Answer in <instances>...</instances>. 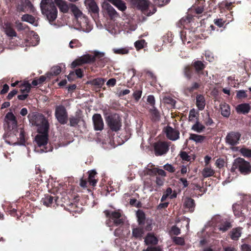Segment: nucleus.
<instances>
[{"label":"nucleus","instance_id":"obj_25","mask_svg":"<svg viewBox=\"0 0 251 251\" xmlns=\"http://www.w3.org/2000/svg\"><path fill=\"white\" fill-rule=\"evenodd\" d=\"M112 4L121 11H124L126 9V3L122 0H116L112 3Z\"/></svg>","mask_w":251,"mask_h":251},{"label":"nucleus","instance_id":"obj_17","mask_svg":"<svg viewBox=\"0 0 251 251\" xmlns=\"http://www.w3.org/2000/svg\"><path fill=\"white\" fill-rule=\"evenodd\" d=\"M70 7L71 11L76 19L78 20V18H80L81 19L82 17V19L86 21L85 18L83 16L82 17V12L75 4H70Z\"/></svg>","mask_w":251,"mask_h":251},{"label":"nucleus","instance_id":"obj_28","mask_svg":"<svg viewBox=\"0 0 251 251\" xmlns=\"http://www.w3.org/2000/svg\"><path fill=\"white\" fill-rule=\"evenodd\" d=\"M205 126L197 121L196 123L192 126L191 129L198 133H201L205 129Z\"/></svg>","mask_w":251,"mask_h":251},{"label":"nucleus","instance_id":"obj_62","mask_svg":"<svg viewBox=\"0 0 251 251\" xmlns=\"http://www.w3.org/2000/svg\"><path fill=\"white\" fill-rule=\"evenodd\" d=\"M147 101L151 105H154L155 103L154 98L152 95H150L148 97Z\"/></svg>","mask_w":251,"mask_h":251},{"label":"nucleus","instance_id":"obj_6","mask_svg":"<svg viewBox=\"0 0 251 251\" xmlns=\"http://www.w3.org/2000/svg\"><path fill=\"white\" fill-rule=\"evenodd\" d=\"M55 116L61 124H65L68 121V113L65 107L62 105L56 106Z\"/></svg>","mask_w":251,"mask_h":251},{"label":"nucleus","instance_id":"obj_38","mask_svg":"<svg viewBox=\"0 0 251 251\" xmlns=\"http://www.w3.org/2000/svg\"><path fill=\"white\" fill-rule=\"evenodd\" d=\"M24 4L30 12H33L35 11L34 7L29 0H24Z\"/></svg>","mask_w":251,"mask_h":251},{"label":"nucleus","instance_id":"obj_40","mask_svg":"<svg viewBox=\"0 0 251 251\" xmlns=\"http://www.w3.org/2000/svg\"><path fill=\"white\" fill-rule=\"evenodd\" d=\"M46 77L44 75L41 76L39 78L34 79L32 82V84L33 86H37L39 84H42L46 80Z\"/></svg>","mask_w":251,"mask_h":251},{"label":"nucleus","instance_id":"obj_27","mask_svg":"<svg viewBox=\"0 0 251 251\" xmlns=\"http://www.w3.org/2000/svg\"><path fill=\"white\" fill-rule=\"evenodd\" d=\"M241 230L242 228L240 227L233 229L231 234V239L234 240H238L241 235Z\"/></svg>","mask_w":251,"mask_h":251},{"label":"nucleus","instance_id":"obj_5","mask_svg":"<svg viewBox=\"0 0 251 251\" xmlns=\"http://www.w3.org/2000/svg\"><path fill=\"white\" fill-rule=\"evenodd\" d=\"M106 123L112 131H117L121 127V119L117 114L108 116L106 119Z\"/></svg>","mask_w":251,"mask_h":251},{"label":"nucleus","instance_id":"obj_53","mask_svg":"<svg viewBox=\"0 0 251 251\" xmlns=\"http://www.w3.org/2000/svg\"><path fill=\"white\" fill-rule=\"evenodd\" d=\"M184 75L188 79H190L191 77L192 71L189 67H186L184 71Z\"/></svg>","mask_w":251,"mask_h":251},{"label":"nucleus","instance_id":"obj_9","mask_svg":"<svg viewBox=\"0 0 251 251\" xmlns=\"http://www.w3.org/2000/svg\"><path fill=\"white\" fill-rule=\"evenodd\" d=\"M154 151L156 155L166 154L169 150V145L165 142H159L155 144Z\"/></svg>","mask_w":251,"mask_h":251},{"label":"nucleus","instance_id":"obj_8","mask_svg":"<svg viewBox=\"0 0 251 251\" xmlns=\"http://www.w3.org/2000/svg\"><path fill=\"white\" fill-rule=\"evenodd\" d=\"M104 213L107 217H109L113 220L115 225L118 226L123 223V217L119 211L110 212L109 211L106 210L104 211Z\"/></svg>","mask_w":251,"mask_h":251},{"label":"nucleus","instance_id":"obj_37","mask_svg":"<svg viewBox=\"0 0 251 251\" xmlns=\"http://www.w3.org/2000/svg\"><path fill=\"white\" fill-rule=\"evenodd\" d=\"M6 34L10 37H16L17 34L15 30L10 26L7 25L5 27Z\"/></svg>","mask_w":251,"mask_h":251},{"label":"nucleus","instance_id":"obj_7","mask_svg":"<svg viewBox=\"0 0 251 251\" xmlns=\"http://www.w3.org/2000/svg\"><path fill=\"white\" fill-rule=\"evenodd\" d=\"M95 55L92 56L89 54H85L81 56L78 59L81 64L84 63H89L93 62L95 58H102L104 56V53L103 52H100L95 51L94 52Z\"/></svg>","mask_w":251,"mask_h":251},{"label":"nucleus","instance_id":"obj_58","mask_svg":"<svg viewBox=\"0 0 251 251\" xmlns=\"http://www.w3.org/2000/svg\"><path fill=\"white\" fill-rule=\"evenodd\" d=\"M171 232L174 235H177L180 233V230L178 227L173 226L171 228Z\"/></svg>","mask_w":251,"mask_h":251},{"label":"nucleus","instance_id":"obj_4","mask_svg":"<svg viewBox=\"0 0 251 251\" xmlns=\"http://www.w3.org/2000/svg\"><path fill=\"white\" fill-rule=\"evenodd\" d=\"M233 167L238 169L243 174H248L251 172V166L249 162L241 158H238L234 160Z\"/></svg>","mask_w":251,"mask_h":251},{"label":"nucleus","instance_id":"obj_49","mask_svg":"<svg viewBox=\"0 0 251 251\" xmlns=\"http://www.w3.org/2000/svg\"><path fill=\"white\" fill-rule=\"evenodd\" d=\"M174 242L177 245H183L184 244V240L180 237H175L173 238Z\"/></svg>","mask_w":251,"mask_h":251},{"label":"nucleus","instance_id":"obj_60","mask_svg":"<svg viewBox=\"0 0 251 251\" xmlns=\"http://www.w3.org/2000/svg\"><path fill=\"white\" fill-rule=\"evenodd\" d=\"M116 80L115 78H110L106 82V85L109 86H114L116 84Z\"/></svg>","mask_w":251,"mask_h":251},{"label":"nucleus","instance_id":"obj_45","mask_svg":"<svg viewBox=\"0 0 251 251\" xmlns=\"http://www.w3.org/2000/svg\"><path fill=\"white\" fill-rule=\"evenodd\" d=\"M145 43L144 40H141L137 41L135 42L134 45L137 50H140L144 47V45Z\"/></svg>","mask_w":251,"mask_h":251},{"label":"nucleus","instance_id":"obj_52","mask_svg":"<svg viewBox=\"0 0 251 251\" xmlns=\"http://www.w3.org/2000/svg\"><path fill=\"white\" fill-rule=\"evenodd\" d=\"M214 23L218 26L221 27L224 25L225 22L222 19H217L214 20Z\"/></svg>","mask_w":251,"mask_h":251},{"label":"nucleus","instance_id":"obj_42","mask_svg":"<svg viewBox=\"0 0 251 251\" xmlns=\"http://www.w3.org/2000/svg\"><path fill=\"white\" fill-rule=\"evenodd\" d=\"M230 223L228 222H226L224 224L221 226H220L219 227L220 230L222 231L223 232H225L229 228L231 227Z\"/></svg>","mask_w":251,"mask_h":251},{"label":"nucleus","instance_id":"obj_63","mask_svg":"<svg viewBox=\"0 0 251 251\" xmlns=\"http://www.w3.org/2000/svg\"><path fill=\"white\" fill-rule=\"evenodd\" d=\"M199 86H200V85L198 83L194 82V83H193L192 86L191 87H190L189 88H188L189 91H193L197 89L199 87Z\"/></svg>","mask_w":251,"mask_h":251},{"label":"nucleus","instance_id":"obj_64","mask_svg":"<svg viewBox=\"0 0 251 251\" xmlns=\"http://www.w3.org/2000/svg\"><path fill=\"white\" fill-rule=\"evenodd\" d=\"M16 26L18 30H21L25 29V26L23 25V24L19 21L16 22Z\"/></svg>","mask_w":251,"mask_h":251},{"label":"nucleus","instance_id":"obj_31","mask_svg":"<svg viewBox=\"0 0 251 251\" xmlns=\"http://www.w3.org/2000/svg\"><path fill=\"white\" fill-rule=\"evenodd\" d=\"M53 198L49 195H46L45 196V197L42 199L41 201L43 203L44 205L46 206H50L53 202Z\"/></svg>","mask_w":251,"mask_h":251},{"label":"nucleus","instance_id":"obj_46","mask_svg":"<svg viewBox=\"0 0 251 251\" xmlns=\"http://www.w3.org/2000/svg\"><path fill=\"white\" fill-rule=\"evenodd\" d=\"M80 46V44L79 41L76 39H74L70 41L69 43V47L71 49L75 48H78Z\"/></svg>","mask_w":251,"mask_h":251},{"label":"nucleus","instance_id":"obj_12","mask_svg":"<svg viewBox=\"0 0 251 251\" xmlns=\"http://www.w3.org/2000/svg\"><path fill=\"white\" fill-rule=\"evenodd\" d=\"M93 121L96 130H101L103 128L104 124L100 114H94L93 116Z\"/></svg>","mask_w":251,"mask_h":251},{"label":"nucleus","instance_id":"obj_16","mask_svg":"<svg viewBox=\"0 0 251 251\" xmlns=\"http://www.w3.org/2000/svg\"><path fill=\"white\" fill-rule=\"evenodd\" d=\"M183 205L185 208L187 209L189 211H194L195 203L193 199L190 198H186L184 200Z\"/></svg>","mask_w":251,"mask_h":251},{"label":"nucleus","instance_id":"obj_30","mask_svg":"<svg viewBox=\"0 0 251 251\" xmlns=\"http://www.w3.org/2000/svg\"><path fill=\"white\" fill-rule=\"evenodd\" d=\"M96 174L95 170H91L89 172L88 181L90 184L93 186H95L97 182V180L95 178Z\"/></svg>","mask_w":251,"mask_h":251},{"label":"nucleus","instance_id":"obj_14","mask_svg":"<svg viewBox=\"0 0 251 251\" xmlns=\"http://www.w3.org/2000/svg\"><path fill=\"white\" fill-rule=\"evenodd\" d=\"M5 121L7 124L9 128H14L17 126V122L16 118L12 112H8L6 115Z\"/></svg>","mask_w":251,"mask_h":251},{"label":"nucleus","instance_id":"obj_34","mask_svg":"<svg viewBox=\"0 0 251 251\" xmlns=\"http://www.w3.org/2000/svg\"><path fill=\"white\" fill-rule=\"evenodd\" d=\"M132 234L136 238H141L144 234V230L142 228H135L132 230Z\"/></svg>","mask_w":251,"mask_h":251},{"label":"nucleus","instance_id":"obj_11","mask_svg":"<svg viewBox=\"0 0 251 251\" xmlns=\"http://www.w3.org/2000/svg\"><path fill=\"white\" fill-rule=\"evenodd\" d=\"M164 131L167 138L171 140L176 141L179 138V131L170 126H166L164 128Z\"/></svg>","mask_w":251,"mask_h":251},{"label":"nucleus","instance_id":"obj_23","mask_svg":"<svg viewBox=\"0 0 251 251\" xmlns=\"http://www.w3.org/2000/svg\"><path fill=\"white\" fill-rule=\"evenodd\" d=\"M205 138L203 135L191 133L190 134L189 140L194 141L196 143H201L204 141Z\"/></svg>","mask_w":251,"mask_h":251},{"label":"nucleus","instance_id":"obj_26","mask_svg":"<svg viewBox=\"0 0 251 251\" xmlns=\"http://www.w3.org/2000/svg\"><path fill=\"white\" fill-rule=\"evenodd\" d=\"M215 173V171L211 168L205 167L201 172V174L204 177H208L212 176Z\"/></svg>","mask_w":251,"mask_h":251},{"label":"nucleus","instance_id":"obj_3","mask_svg":"<svg viewBox=\"0 0 251 251\" xmlns=\"http://www.w3.org/2000/svg\"><path fill=\"white\" fill-rule=\"evenodd\" d=\"M38 134L36 136L35 141L38 146V147L43 148L40 150L37 147H35L34 151L37 152H46L48 151L45 146L47 145L48 142V131H38Z\"/></svg>","mask_w":251,"mask_h":251},{"label":"nucleus","instance_id":"obj_57","mask_svg":"<svg viewBox=\"0 0 251 251\" xmlns=\"http://www.w3.org/2000/svg\"><path fill=\"white\" fill-rule=\"evenodd\" d=\"M172 192V190L171 188H168L165 193H164L167 197L169 196H170V198L173 199L174 198H175L176 197V195H171V193Z\"/></svg>","mask_w":251,"mask_h":251},{"label":"nucleus","instance_id":"obj_13","mask_svg":"<svg viewBox=\"0 0 251 251\" xmlns=\"http://www.w3.org/2000/svg\"><path fill=\"white\" fill-rule=\"evenodd\" d=\"M102 9L105 10L111 18H114L118 16L115 9L107 2H103L102 4Z\"/></svg>","mask_w":251,"mask_h":251},{"label":"nucleus","instance_id":"obj_44","mask_svg":"<svg viewBox=\"0 0 251 251\" xmlns=\"http://www.w3.org/2000/svg\"><path fill=\"white\" fill-rule=\"evenodd\" d=\"M79 121L78 117H73L70 118V125L71 126H76Z\"/></svg>","mask_w":251,"mask_h":251},{"label":"nucleus","instance_id":"obj_19","mask_svg":"<svg viewBox=\"0 0 251 251\" xmlns=\"http://www.w3.org/2000/svg\"><path fill=\"white\" fill-rule=\"evenodd\" d=\"M250 106L247 103H242L238 105L236 107V110L239 114H247L250 110Z\"/></svg>","mask_w":251,"mask_h":251},{"label":"nucleus","instance_id":"obj_21","mask_svg":"<svg viewBox=\"0 0 251 251\" xmlns=\"http://www.w3.org/2000/svg\"><path fill=\"white\" fill-rule=\"evenodd\" d=\"M145 242L147 245L156 244L158 242L157 238L153 234L150 233L147 234L145 239Z\"/></svg>","mask_w":251,"mask_h":251},{"label":"nucleus","instance_id":"obj_36","mask_svg":"<svg viewBox=\"0 0 251 251\" xmlns=\"http://www.w3.org/2000/svg\"><path fill=\"white\" fill-rule=\"evenodd\" d=\"M137 217L138 218V222L139 225H141L144 223L145 220V216L144 212L142 211H138L136 213Z\"/></svg>","mask_w":251,"mask_h":251},{"label":"nucleus","instance_id":"obj_24","mask_svg":"<svg viewBox=\"0 0 251 251\" xmlns=\"http://www.w3.org/2000/svg\"><path fill=\"white\" fill-rule=\"evenodd\" d=\"M242 208V206L239 204L235 203L233 205V210L235 216L240 217L243 216Z\"/></svg>","mask_w":251,"mask_h":251},{"label":"nucleus","instance_id":"obj_41","mask_svg":"<svg viewBox=\"0 0 251 251\" xmlns=\"http://www.w3.org/2000/svg\"><path fill=\"white\" fill-rule=\"evenodd\" d=\"M114 52L116 54H126L128 53V50L126 48L120 49H113Z\"/></svg>","mask_w":251,"mask_h":251},{"label":"nucleus","instance_id":"obj_33","mask_svg":"<svg viewBox=\"0 0 251 251\" xmlns=\"http://www.w3.org/2000/svg\"><path fill=\"white\" fill-rule=\"evenodd\" d=\"M17 132L19 133L18 138L19 140L20 144L23 145L25 142V133L24 129L22 128H19Z\"/></svg>","mask_w":251,"mask_h":251},{"label":"nucleus","instance_id":"obj_59","mask_svg":"<svg viewBox=\"0 0 251 251\" xmlns=\"http://www.w3.org/2000/svg\"><path fill=\"white\" fill-rule=\"evenodd\" d=\"M237 97L238 98H245L247 97L246 93L245 91L244 90H240L237 93Z\"/></svg>","mask_w":251,"mask_h":251},{"label":"nucleus","instance_id":"obj_18","mask_svg":"<svg viewBox=\"0 0 251 251\" xmlns=\"http://www.w3.org/2000/svg\"><path fill=\"white\" fill-rule=\"evenodd\" d=\"M132 1L138 9L142 11L146 10L149 6V1L148 0H132Z\"/></svg>","mask_w":251,"mask_h":251},{"label":"nucleus","instance_id":"obj_10","mask_svg":"<svg viewBox=\"0 0 251 251\" xmlns=\"http://www.w3.org/2000/svg\"><path fill=\"white\" fill-rule=\"evenodd\" d=\"M241 134L238 132H230L227 134L226 138V143L234 146L239 143Z\"/></svg>","mask_w":251,"mask_h":251},{"label":"nucleus","instance_id":"obj_35","mask_svg":"<svg viewBox=\"0 0 251 251\" xmlns=\"http://www.w3.org/2000/svg\"><path fill=\"white\" fill-rule=\"evenodd\" d=\"M91 84L93 85L98 86L99 88H100L102 86L104 83V80L101 78H98L96 79H94L91 81Z\"/></svg>","mask_w":251,"mask_h":251},{"label":"nucleus","instance_id":"obj_55","mask_svg":"<svg viewBox=\"0 0 251 251\" xmlns=\"http://www.w3.org/2000/svg\"><path fill=\"white\" fill-rule=\"evenodd\" d=\"M164 168L166 170H167L170 172H171V173H173L175 171L174 167L171 164H166V165H165L164 166Z\"/></svg>","mask_w":251,"mask_h":251},{"label":"nucleus","instance_id":"obj_15","mask_svg":"<svg viewBox=\"0 0 251 251\" xmlns=\"http://www.w3.org/2000/svg\"><path fill=\"white\" fill-rule=\"evenodd\" d=\"M54 2L57 5L61 12L64 13L68 12L69 7L65 1L63 0H54Z\"/></svg>","mask_w":251,"mask_h":251},{"label":"nucleus","instance_id":"obj_51","mask_svg":"<svg viewBox=\"0 0 251 251\" xmlns=\"http://www.w3.org/2000/svg\"><path fill=\"white\" fill-rule=\"evenodd\" d=\"M142 92L140 90H136L133 94V96L136 101H138L141 98Z\"/></svg>","mask_w":251,"mask_h":251},{"label":"nucleus","instance_id":"obj_22","mask_svg":"<svg viewBox=\"0 0 251 251\" xmlns=\"http://www.w3.org/2000/svg\"><path fill=\"white\" fill-rule=\"evenodd\" d=\"M196 104L200 110H202L204 108L205 103V99L203 96L198 95L196 98Z\"/></svg>","mask_w":251,"mask_h":251},{"label":"nucleus","instance_id":"obj_50","mask_svg":"<svg viewBox=\"0 0 251 251\" xmlns=\"http://www.w3.org/2000/svg\"><path fill=\"white\" fill-rule=\"evenodd\" d=\"M88 7L92 12L94 13H97L99 12V7L95 2H93Z\"/></svg>","mask_w":251,"mask_h":251},{"label":"nucleus","instance_id":"obj_20","mask_svg":"<svg viewBox=\"0 0 251 251\" xmlns=\"http://www.w3.org/2000/svg\"><path fill=\"white\" fill-rule=\"evenodd\" d=\"M220 109L222 116L226 118H228L230 116V108L228 104L226 103H221L220 104Z\"/></svg>","mask_w":251,"mask_h":251},{"label":"nucleus","instance_id":"obj_32","mask_svg":"<svg viewBox=\"0 0 251 251\" xmlns=\"http://www.w3.org/2000/svg\"><path fill=\"white\" fill-rule=\"evenodd\" d=\"M22 93L27 94L31 89V84L27 81L23 82L20 86Z\"/></svg>","mask_w":251,"mask_h":251},{"label":"nucleus","instance_id":"obj_1","mask_svg":"<svg viewBox=\"0 0 251 251\" xmlns=\"http://www.w3.org/2000/svg\"><path fill=\"white\" fill-rule=\"evenodd\" d=\"M40 7L42 14L46 17L50 24L53 25L58 13L54 2L52 0H42Z\"/></svg>","mask_w":251,"mask_h":251},{"label":"nucleus","instance_id":"obj_56","mask_svg":"<svg viewBox=\"0 0 251 251\" xmlns=\"http://www.w3.org/2000/svg\"><path fill=\"white\" fill-rule=\"evenodd\" d=\"M197 113L194 109H192L189 112V121H192L196 117Z\"/></svg>","mask_w":251,"mask_h":251},{"label":"nucleus","instance_id":"obj_39","mask_svg":"<svg viewBox=\"0 0 251 251\" xmlns=\"http://www.w3.org/2000/svg\"><path fill=\"white\" fill-rule=\"evenodd\" d=\"M193 66L197 71L201 70L204 68V64L200 61H195L193 63Z\"/></svg>","mask_w":251,"mask_h":251},{"label":"nucleus","instance_id":"obj_47","mask_svg":"<svg viewBox=\"0 0 251 251\" xmlns=\"http://www.w3.org/2000/svg\"><path fill=\"white\" fill-rule=\"evenodd\" d=\"M240 152L243 156L248 157H251V150L246 148H242L240 150Z\"/></svg>","mask_w":251,"mask_h":251},{"label":"nucleus","instance_id":"obj_61","mask_svg":"<svg viewBox=\"0 0 251 251\" xmlns=\"http://www.w3.org/2000/svg\"><path fill=\"white\" fill-rule=\"evenodd\" d=\"M241 251H251V246L248 244H243L241 246Z\"/></svg>","mask_w":251,"mask_h":251},{"label":"nucleus","instance_id":"obj_2","mask_svg":"<svg viewBox=\"0 0 251 251\" xmlns=\"http://www.w3.org/2000/svg\"><path fill=\"white\" fill-rule=\"evenodd\" d=\"M29 122L37 127L38 131H48L49 125L48 121L42 114L32 113L28 115Z\"/></svg>","mask_w":251,"mask_h":251},{"label":"nucleus","instance_id":"obj_48","mask_svg":"<svg viewBox=\"0 0 251 251\" xmlns=\"http://www.w3.org/2000/svg\"><path fill=\"white\" fill-rule=\"evenodd\" d=\"M180 156L184 161H189L191 159L190 156L185 151H181L180 152Z\"/></svg>","mask_w":251,"mask_h":251},{"label":"nucleus","instance_id":"obj_54","mask_svg":"<svg viewBox=\"0 0 251 251\" xmlns=\"http://www.w3.org/2000/svg\"><path fill=\"white\" fill-rule=\"evenodd\" d=\"M145 171L146 174L150 176H154L156 174V168L146 169Z\"/></svg>","mask_w":251,"mask_h":251},{"label":"nucleus","instance_id":"obj_29","mask_svg":"<svg viewBox=\"0 0 251 251\" xmlns=\"http://www.w3.org/2000/svg\"><path fill=\"white\" fill-rule=\"evenodd\" d=\"M22 20L24 22H27L30 24L36 25L35 23V18L32 15L29 14H25L22 17Z\"/></svg>","mask_w":251,"mask_h":251},{"label":"nucleus","instance_id":"obj_43","mask_svg":"<svg viewBox=\"0 0 251 251\" xmlns=\"http://www.w3.org/2000/svg\"><path fill=\"white\" fill-rule=\"evenodd\" d=\"M61 71V68L58 66H55L51 68L50 74L52 75H57L60 73Z\"/></svg>","mask_w":251,"mask_h":251}]
</instances>
